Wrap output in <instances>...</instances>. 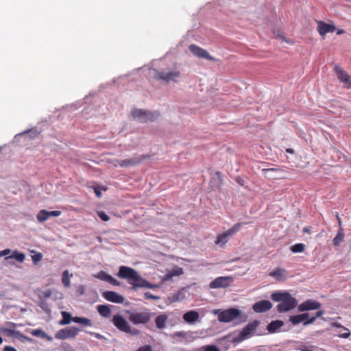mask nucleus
I'll return each instance as SVG.
<instances>
[{
  "label": "nucleus",
  "mask_w": 351,
  "mask_h": 351,
  "mask_svg": "<svg viewBox=\"0 0 351 351\" xmlns=\"http://www.w3.org/2000/svg\"><path fill=\"white\" fill-rule=\"evenodd\" d=\"M190 51L195 56L200 58H205L206 60L216 61V59L211 56L206 50L201 48L200 47L192 44L189 47Z\"/></svg>",
  "instance_id": "obj_12"
},
{
  "label": "nucleus",
  "mask_w": 351,
  "mask_h": 351,
  "mask_svg": "<svg viewBox=\"0 0 351 351\" xmlns=\"http://www.w3.org/2000/svg\"><path fill=\"white\" fill-rule=\"evenodd\" d=\"M88 332L91 336L95 337L97 339H104V337L102 335L99 334V333H97V332Z\"/></svg>",
  "instance_id": "obj_46"
},
{
  "label": "nucleus",
  "mask_w": 351,
  "mask_h": 351,
  "mask_svg": "<svg viewBox=\"0 0 351 351\" xmlns=\"http://www.w3.org/2000/svg\"><path fill=\"white\" fill-rule=\"evenodd\" d=\"M272 307L270 301L264 300L254 303L252 305V309L256 313H265L269 311Z\"/></svg>",
  "instance_id": "obj_17"
},
{
  "label": "nucleus",
  "mask_w": 351,
  "mask_h": 351,
  "mask_svg": "<svg viewBox=\"0 0 351 351\" xmlns=\"http://www.w3.org/2000/svg\"><path fill=\"white\" fill-rule=\"evenodd\" d=\"M300 316L302 317V320L304 322L308 319L309 314L308 313H304L300 314Z\"/></svg>",
  "instance_id": "obj_49"
},
{
  "label": "nucleus",
  "mask_w": 351,
  "mask_h": 351,
  "mask_svg": "<svg viewBox=\"0 0 351 351\" xmlns=\"http://www.w3.org/2000/svg\"><path fill=\"white\" fill-rule=\"evenodd\" d=\"M242 224V223H237L232 228L219 234L215 242V244L223 247L228 243L229 238L240 230Z\"/></svg>",
  "instance_id": "obj_6"
},
{
  "label": "nucleus",
  "mask_w": 351,
  "mask_h": 351,
  "mask_svg": "<svg viewBox=\"0 0 351 351\" xmlns=\"http://www.w3.org/2000/svg\"><path fill=\"white\" fill-rule=\"evenodd\" d=\"M117 276L120 278L127 279L128 283L132 286L133 289L138 287H153L152 285L143 278L134 269L127 266H121Z\"/></svg>",
  "instance_id": "obj_1"
},
{
  "label": "nucleus",
  "mask_w": 351,
  "mask_h": 351,
  "mask_svg": "<svg viewBox=\"0 0 351 351\" xmlns=\"http://www.w3.org/2000/svg\"><path fill=\"white\" fill-rule=\"evenodd\" d=\"M43 258V255L41 253H37L32 256V261L34 263H37L40 261Z\"/></svg>",
  "instance_id": "obj_43"
},
{
  "label": "nucleus",
  "mask_w": 351,
  "mask_h": 351,
  "mask_svg": "<svg viewBox=\"0 0 351 351\" xmlns=\"http://www.w3.org/2000/svg\"><path fill=\"white\" fill-rule=\"evenodd\" d=\"M129 320L134 325L148 324L154 315L149 309H144L140 311H127Z\"/></svg>",
  "instance_id": "obj_3"
},
{
  "label": "nucleus",
  "mask_w": 351,
  "mask_h": 351,
  "mask_svg": "<svg viewBox=\"0 0 351 351\" xmlns=\"http://www.w3.org/2000/svg\"><path fill=\"white\" fill-rule=\"evenodd\" d=\"M284 324L282 321L280 320H275L272 321L267 326V330L269 332H275L278 329H279Z\"/></svg>",
  "instance_id": "obj_24"
},
{
  "label": "nucleus",
  "mask_w": 351,
  "mask_h": 351,
  "mask_svg": "<svg viewBox=\"0 0 351 351\" xmlns=\"http://www.w3.org/2000/svg\"><path fill=\"white\" fill-rule=\"evenodd\" d=\"M14 258L19 263H23L25 258V256L23 253L19 252L16 250L14 251L12 254L6 258Z\"/></svg>",
  "instance_id": "obj_28"
},
{
  "label": "nucleus",
  "mask_w": 351,
  "mask_h": 351,
  "mask_svg": "<svg viewBox=\"0 0 351 351\" xmlns=\"http://www.w3.org/2000/svg\"><path fill=\"white\" fill-rule=\"evenodd\" d=\"M179 300V298H178V296L177 295H173V300L174 301H176V300Z\"/></svg>",
  "instance_id": "obj_58"
},
{
  "label": "nucleus",
  "mask_w": 351,
  "mask_h": 351,
  "mask_svg": "<svg viewBox=\"0 0 351 351\" xmlns=\"http://www.w3.org/2000/svg\"><path fill=\"white\" fill-rule=\"evenodd\" d=\"M97 309L101 316L106 318L110 317L111 315V309L109 306L101 304L97 306Z\"/></svg>",
  "instance_id": "obj_22"
},
{
  "label": "nucleus",
  "mask_w": 351,
  "mask_h": 351,
  "mask_svg": "<svg viewBox=\"0 0 351 351\" xmlns=\"http://www.w3.org/2000/svg\"><path fill=\"white\" fill-rule=\"evenodd\" d=\"M37 220L40 222H44L48 219L46 210H41L36 215Z\"/></svg>",
  "instance_id": "obj_36"
},
{
  "label": "nucleus",
  "mask_w": 351,
  "mask_h": 351,
  "mask_svg": "<svg viewBox=\"0 0 351 351\" xmlns=\"http://www.w3.org/2000/svg\"><path fill=\"white\" fill-rule=\"evenodd\" d=\"M241 311L235 308H230L221 311L218 315V319L222 322H229L239 316Z\"/></svg>",
  "instance_id": "obj_9"
},
{
  "label": "nucleus",
  "mask_w": 351,
  "mask_h": 351,
  "mask_svg": "<svg viewBox=\"0 0 351 351\" xmlns=\"http://www.w3.org/2000/svg\"><path fill=\"white\" fill-rule=\"evenodd\" d=\"M344 30L343 29H339L337 32V35H341V34H343L344 33Z\"/></svg>",
  "instance_id": "obj_57"
},
{
  "label": "nucleus",
  "mask_w": 351,
  "mask_h": 351,
  "mask_svg": "<svg viewBox=\"0 0 351 351\" xmlns=\"http://www.w3.org/2000/svg\"><path fill=\"white\" fill-rule=\"evenodd\" d=\"M15 350V348L12 347V346H5L3 348V351H14Z\"/></svg>",
  "instance_id": "obj_51"
},
{
  "label": "nucleus",
  "mask_w": 351,
  "mask_h": 351,
  "mask_svg": "<svg viewBox=\"0 0 351 351\" xmlns=\"http://www.w3.org/2000/svg\"><path fill=\"white\" fill-rule=\"evenodd\" d=\"M320 306L321 304L319 302L314 300H306L298 306V310L300 312H304L310 310L319 309Z\"/></svg>",
  "instance_id": "obj_15"
},
{
  "label": "nucleus",
  "mask_w": 351,
  "mask_h": 351,
  "mask_svg": "<svg viewBox=\"0 0 351 351\" xmlns=\"http://www.w3.org/2000/svg\"><path fill=\"white\" fill-rule=\"evenodd\" d=\"M323 314H324L323 311H317L315 316H313L311 318H308L307 320L304 321V326H307L311 324H313L316 320V319L317 317H322L323 315Z\"/></svg>",
  "instance_id": "obj_31"
},
{
  "label": "nucleus",
  "mask_w": 351,
  "mask_h": 351,
  "mask_svg": "<svg viewBox=\"0 0 351 351\" xmlns=\"http://www.w3.org/2000/svg\"><path fill=\"white\" fill-rule=\"evenodd\" d=\"M336 29V27L332 24H328L324 21H317V31L319 34L324 36L327 33L333 32Z\"/></svg>",
  "instance_id": "obj_19"
},
{
  "label": "nucleus",
  "mask_w": 351,
  "mask_h": 351,
  "mask_svg": "<svg viewBox=\"0 0 351 351\" xmlns=\"http://www.w3.org/2000/svg\"><path fill=\"white\" fill-rule=\"evenodd\" d=\"M94 191H95V195L98 197H101V192L99 191L98 187H94Z\"/></svg>",
  "instance_id": "obj_48"
},
{
  "label": "nucleus",
  "mask_w": 351,
  "mask_h": 351,
  "mask_svg": "<svg viewBox=\"0 0 351 351\" xmlns=\"http://www.w3.org/2000/svg\"><path fill=\"white\" fill-rule=\"evenodd\" d=\"M131 113L134 119H138L141 123L153 121L160 116L158 111L150 112L141 109H134Z\"/></svg>",
  "instance_id": "obj_5"
},
{
  "label": "nucleus",
  "mask_w": 351,
  "mask_h": 351,
  "mask_svg": "<svg viewBox=\"0 0 351 351\" xmlns=\"http://www.w3.org/2000/svg\"><path fill=\"white\" fill-rule=\"evenodd\" d=\"M72 321L88 326H91L93 325L92 321L86 317H74L72 318Z\"/></svg>",
  "instance_id": "obj_26"
},
{
  "label": "nucleus",
  "mask_w": 351,
  "mask_h": 351,
  "mask_svg": "<svg viewBox=\"0 0 351 351\" xmlns=\"http://www.w3.org/2000/svg\"><path fill=\"white\" fill-rule=\"evenodd\" d=\"M334 70L340 82L343 83L346 88L350 89L351 77L339 65H335Z\"/></svg>",
  "instance_id": "obj_10"
},
{
  "label": "nucleus",
  "mask_w": 351,
  "mask_h": 351,
  "mask_svg": "<svg viewBox=\"0 0 351 351\" xmlns=\"http://www.w3.org/2000/svg\"><path fill=\"white\" fill-rule=\"evenodd\" d=\"M260 322L258 320H254L249 323L239 334L238 337L235 338L236 341H243L252 337L255 332Z\"/></svg>",
  "instance_id": "obj_7"
},
{
  "label": "nucleus",
  "mask_w": 351,
  "mask_h": 351,
  "mask_svg": "<svg viewBox=\"0 0 351 351\" xmlns=\"http://www.w3.org/2000/svg\"><path fill=\"white\" fill-rule=\"evenodd\" d=\"M72 276V274L70 276L69 274V271L65 270L62 273V282L64 287H69L71 286L70 277Z\"/></svg>",
  "instance_id": "obj_29"
},
{
  "label": "nucleus",
  "mask_w": 351,
  "mask_h": 351,
  "mask_svg": "<svg viewBox=\"0 0 351 351\" xmlns=\"http://www.w3.org/2000/svg\"><path fill=\"white\" fill-rule=\"evenodd\" d=\"M203 351H219V348L215 345H207L202 347Z\"/></svg>",
  "instance_id": "obj_38"
},
{
  "label": "nucleus",
  "mask_w": 351,
  "mask_h": 351,
  "mask_svg": "<svg viewBox=\"0 0 351 351\" xmlns=\"http://www.w3.org/2000/svg\"><path fill=\"white\" fill-rule=\"evenodd\" d=\"M97 277L102 280L108 282L110 277V275L106 274L104 271H100L99 273H98Z\"/></svg>",
  "instance_id": "obj_37"
},
{
  "label": "nucleus",
  "mask_w": 351,
  "mask_h": 351,
  "mask_svg": "<svg viewBox=\"0 0 351 351\" xmlns=\"http://www.w3.org/2000/svg\"><path fill=\"white\" fill-rule=\"evenodd\" d=\"M334 326L339 328L341 329L340 330L341 333L338 335L339 337L348 338L350 336V333L349 330L347 328L341 326L339 323L334 324Z\"/></svg>",
  "instance_id": "obj_27"
},
{
  "label": "nucleus",
  "mask_w": 351,
  "mask_h": 351,
  "mask_svg": "<svg viewBox=\"0 0 351 351\" xmlns=\"http://www.w3.org/2000/svg\"><path fill=\"white\" fill-rule=\"evenodd\" d=\"M336 217H337V219L338 221V224H339V228H342V222H341V219L339 215V214L337 213H336Z\"/></svg>",
  "instance_id": "obj_50"
},
{
  "label": "nucleus",
  "mask_w": 351,
  "mask_h": 351,
  "mask_svg": "<svg viewBox=\"0 0 351 351\" xmlns=\"http://www.w3.org/2000/svg\"><path fill=\"white\" fill-rule=\"evenodd\" d=\"M286 152H287V153H289V154H293V153H294L293 149H291V148H287V149H286Z\"/></svg>",
  "instance_id": "obj_56"
},
{
  "label": "nucleus",
  "mask_w": 351,
  "mask_h": 351,
  "mask_svg": "<svg viewBox=\"0 0 351 351\" xmlns=\"http://www.w3.org/2000/svg\"><path fill=\"white\" fill-rule=\"evenodd\" d=\"M62 319L60 321V325H66L69 324L71 321L72 320V318L70 313L62 311Z\"/></svg>",
  "instance_id": "obj_30"
},
{
  "label": "nucleus",
  "mask_w": 351,
  "mask_h": 351,
  "mask_svg": "<svg viewBox=\"0 0 351 351\" xmlns=\"http://www.w3.org/2000/svg\"><path fill=\"white\" fill-rule=\"evenodd\" d=\"M145 158V156H141V157H134L129 159H124V160H117L115 166H119L121 167H130L136 166L138 164H140L143 159Z\"/></svg>",
  "instance_id": "obj_14"
},
{
  "label": "nucleus",
  "mask_w": 351,
  "mask_h": 351,
  "mask_svg": "<svg viewBox=\"0 0 351 351\" xmlns=\"http://www.w3.org/2000/svg\"><path fill=\"white\" fill-rule=\"evenodd\" d=\"M102 296L108 301L122 304L124 302V298L123 295L117 293L112 291H106L102 293Z\"/></svg>",
  "instance_id": "obj_18"
},
{
  "label": "nucleus",
  "mask_w": 351,
  "mask_h": 351,
  "mask_svg": "<svg viewBox=\"0 0 351 351\" xmlns=\"http://www.w3.org/2000/svg\"><path fill=\"white\" fill-rule=\"evenodd\" d=\"M136 351H153L152 347L149 345H146L140 347Z\"/></svg>",
  "instance_id": "obj_44"
},
{
  "label": "nucleus",
  "mask_w": 351,
  "mask_h": 351,
  "mask_svg": "<svg viewBox=\"0 0 351 351\" xmlns=\"http://www.w3.org/2000/svg\"><path fill=\"white\" fill-rule=\"evenodd\" d=\"M2 256L1 251H0V257Z\"/></svg>",
  "instance_id": "obj_62"
},
{
  "label": "nucleus",
  "mask_w": 351,
  "mask_h": 351,
  "mask_svg": "<svg viewBox=\"0 0 351 351\" xmlns=\"http://www.w3.org/2000/svg\"><path fill=\"white\" fill-rule=\"evenodd\" d=\"M305 245L303 243H297L291 247V250L293 253L302 252L304 250Z\"/></svg>",
  "instance_id": "obj_35"
},
{
  "label": "nucleus",
  "mask_w": 351,
  "mask_h": 351,
  "mask_svg": "<svg viewBox=\"0 0 351 351\" xmlns=\"http://www.w3.org/2000/svg\"><path fill=\"white\" fill-rule=\"evenodd\" d=\"M11 250L10 249H5L3 251H1L2 256H6L8 255L10 253Z\"/></svg>",
  "instance_id": "obj_52"
},
{
  "label": "nucleus",
  "mask_w": 351,
  "mask_h": 351,
  "mask_svg": "<svg viewBox=\"0 0 351 351\" xmlns=\"http://www.w3.org/2000/svg\"><path fill=\"white\" fill-rule=\"evenodd\" d=\"M61 215V211L60 210H53V211H47V215L48 219L51 217H58Z\"/></svg>",
  "instance_id": "obj_40"
},
{
  "label": "nucleus",
  "mask_w": 351,
  "mask_h": 351,
  "mask_svg": "<svg viewBox=\"0 0 351 351\" xmlns=\"http://www.w3.org/2000/svg\"><path fill=\"white\" fill-rule=\"evenodd\" d=\"M14 351H17V350L15 349V350H14Z\"/></svg>",
  "instance_id": "obj_63"
},
{
  "label": "nucleus",
  "mask_w": 351,
  "mask_h": 351,
  "mask_svg": "<svg viewBox=\"0 0 351 351\" xmlns=\"http://www.w3.org/2000/svg\"><path fill=\"white\" fill-rule=\"evenodd\" d=\"M230 280H232L231 276H220L210 282V289L226 288L230 285Z\"/></svg>",
  "instance_id": "obj_13"
},
{
  "label": "nucleus",
  "mask_w": 351,
  "mask_h": 351,
  "mask_svg": "<svg viewBox=\"0 0 351 351\" xmlns=\"http://www.w3.org/2000/svg\"><path fill=\"white\" fill-rule=\"evenodd\" d=\"M183 269L182 267H176V268H173L171 271H169L168 273L165 275V280H170L173 276H179L182 274H183Z\"/></svg>",
  "instance_id": "obj_23"
},
{
  "label": "nucleus",
  "mask_w": 351,
  "mask_h": 351,
  "mask_svg": "<svg viewBox=\"0 0 351 351\" xmlns=\"http://www.w3.org/2000/svg\"><path fill=\"white\" fill-rule=\"evenodd\" d=\"M345 237L343 228H339L337 235L332 240V243L335 246L338 247L341 241H343Z\"/></svg>",
  "instance_id": "obj_25"
},
{
  "label": "nucleus",
  "mask_w": 351,
  "mask_h": 351,
  "mask_svg": "<svg viewBox=\"0 0 351 351\" xmlns=\"http://www.w3.org/2000/svg\"><path fill=\"white\" fill-rule=\"evenodd\" d=\"M0 331L8 337H13L15 335V331L13 330H11V329L4 328H1L0 330Z\"/></svg>",
  "instance_id": "obj_39"
},
{
  "label": "nucleus",
  "mask_w": 351,
  "mask_h": 351,
  "mask_svg": "<svg viewBox=\"0 0 351 351\" xmlns=\"http://www.w3.org/2000/svg\"><path fill=\"white\" fill-rule=\"evenodd\" d=\"M199 314L196 311H190L183 315V319L188 324H193L199 319Z\"/></svg>",
  "instance_id": "obj_20"
},
{
  "label": "nucleus",
  "mask_w": 351,
  "mask_h": 351,
  "mask_svg": "<svg viewBox=\"0 0 351 351\" xmlns=\"http://www.w3.org/2000/svg\"><path fill=\"white\" fill-rule=\"evenodd\" d=\"M323 314H324L323 311H317L315 316H313L311 318H308L307 320L304 321V326H307L311 324H313L316 320V319L317 317H322L323 315Z\"/></svg>",
  "instance_id": "obj_32"
},
{
  "label": "nucleus",
  "mask_w": 351,
  "mask_h": 351,
  "mask_svg": "<svg viewBox=\"0 0 351 351\" xmlns=\"http://www.w3.org/2000/svg\"><path fill=\"white\" fill-rule=\"evenodd\" d=\"M32 334L35 337H40L42 338H46L48 340L51 341L52 338L46 335V333L42 330L41 329H36L34 330Z\"/></svg>",
  "instance_id": "obj_33"
},
{
  "label": "nucleus",
  "mask_w": 351,
  "mask_h": 351,
  "mask_svg": "<svg viewBox=\"0 0 351 351\" xmlns=\"http://www.w3.org/2000/svg\"><path fill=\"white\" fill-rule=\"evenodd\" d=\"M299 350H300L301 351H313L310 349L308 348L307 346H300V348H299Z\"/></svg>",
  "instance_id": "obj_53"
},
{
  "label": "nucleus",
  "mask_w": 351,
  "mask_h": 351,
  "mask_svg": "<svg viewBox=\"0 0 351 351\" xmlns=\"http://www.w3.org/2000/svg\"><path fill=\"white\" fill-rule=\"evenodd\" d=\"M108 282H109L110 284L114 285V286L120 285L119 282L117 280H116L115 278H114L113 277H112L111 276H110Z\"/></svg>",
  "instance_id": "obj_45"
},
{
  "label": "nucleus",
  "mask_w": 351,
  "mask_h": 351,
  "mask_svg": "<svg viewBox=\"0 0 351 351\" xmlns=\"http://www.w3.org/2000/svg\"><path fill=\"white\" fill-rule=\"evenodd\" d=\"M168 319V316L165 314H160L155 318L156 326L158 329H163L166 327V323Z\"/></svg>",
  "instance_id": "obj_21"
},
{
  "label": "nucleus",
  "mask_w": 351,
  "mask_h": 351,
  "mask_svg": "<svg viewBox=\"0 0 351 351\" xmlns=\"http://www.w3.org/2000/svg\"><path fill=\"white\" fill-rule=\"evenodd\" d=\"M271 298L275 302H280L276 306L278 312L280 313L295 308L298 304L297 300L287 291L273 293Z\"/></svg>",
  "instance_id": "obj_2"
},
{
  "label": "nucleus",
  "mask_w": 351,
  "mask_h": 351,
  "mask_svg": "<svg viewBox=\"0 0 351 351\" xmlns=\"http://www.w3.org/2000/svg\"><path fill=\"white\" fill-rule=\"evenodd\" d=\"M173 337H184L185 333L182 331L180 332H176L173 335Z\"/></svg>",
  "instance_id": "obj_47"
},
{
  "label": "nucleus",
  "mask_w": 351,
  "mask_h": 351,
  "mask_svg": "<svg viewBox=\"0 0 351 351\" xmlns=\"http://www.w3.org/2000/svg\"><path fill=\"white\" fill-rule=\"evenodd\" d=\"M269 276L274 278L276 281H285L289 276V271L282 267H276L272 271H270Z\"/></svg>",
  "instance_id": "obj_16"
},
{
  "label": "nucleus",
  "mask_w": 351,
  "mask_h": 351,
  "mask_svg": "<svg viewBox=\"0 0 351 351\" xmlns=\"http://www.w3.org/2000/svg\"><path fill=\"white\" fill-rule=\"evenodd\" d=\"M112 322L114 326L120 331L131 335H138L140 330L136 328H132L128 322L120 315H114L112 317Z\"/></svg>",
  "instance_id": "obj_4"
},
{
  "label": "nucleus",
  "mask_w": 351,
  "mask_h": 351,
  "mask_svg": "<svg viewBox=\"0 0 351 351\" xmlns=\"http://www.w3.org/2000/svg\"><path fill=\"white\" fill-rule=\"evenodd\" d=\"M180 72L178 69L174 70H166L163 71H157L154 77L156 80H162L167 82H169L173 81L174 82H177V79L180 77Z\"/></svg>",
  "instance_id": "obj_8"
},
{
  "label": "nucleus",
  "mask_w": 351,
  "mask_h": 351,
  "mask_svg": "<svg viewBox=\"0 0 351 351\" xmlns=\"http://www.w3.org/2000/svg\"><path fill=\"white\" fill-rule=\"evenodd\" d=\"M51 291H45V292L44 293V295H45V297H46V298L50 297V296H51Z\"/></svg>",
  "instance_id": "obj_54"
},
{
  "label": "nucleus",
  "mask_w": 351,
  "mask_h": 351,
  "mask_svg": "<svg viewBox=\"0 0 351 351\" xmlns=\"http://www.w3.org/2000/svg\"><path fill=\"white\" fill-rule=\"evenodd\" d=\"M42 307V308H43L45 311H47V309H45V304H42V305L40 306Z\"/></svg>",
  "instance_id": "obj_59"
},
{
  "label": "nucleus",
  "mask_w": 351,
  "mask_h": 351,
  "mask_svg": "<svg viewBox=\"0 0 351 351\" xmlns=\"http://www.w3.org/2000/svg\"><path fill=\"white\" fill-rule=\"evenodd\" d=\"M2 342H3V339H2V337L0 336V344H1V343H2Z\"/></svg>",
  "instance_id": "obj_61"
},
{
  "label": "nucleus",
  "mask_w": 351,
  "mask_h": 351,
  "mask_svg": "<svg viewBox=\"0 0 351 351\" xmlns=\"http://www.w3.org/2000/svg\"><path fill=\"white\" fill-rule=\"evenodd\" d=\"M144 297H145V299H146V300H158L159 299L158 296H156V295H153L152 293H151L150 292L145 293Z\"/></svg>",
  "instance_id": "obj_42"
},
{
  "label": "nucleus",
  "mask_w": 351,
  "mask_h": 351,
  "mask_svg": "<svg viewBox=\"0 0 351 351\" xmlns=\"http://www.w3.org/2000/svg\"><path fill=\"white\" fill-rule=\"evenodd\" d=\"M289 321L293 325H297L302 322L304 323V321L302 320V317L300 316V314L290 316Z\"/></svg>",
  "instance_id": "obj_34"
},
{
  "label": "nucleus",
  "mask_w": 351,
  "mask_h": 351,
  "mask_svg": "<svg viewBox=\"0 0 351 351\" xmlns=\"http://www.w3.org/2000/svg\"><path fill=\"white\" fill-rule=\"evenodd\" d=\"M78 332L79 330L75 327L66 328L58 330L56 333L55 337L58 339L73 338L77 335Z\"/></svg>",
  "instance_id": "obj_11"
},
{
  "label": "nucleus",
  "mask_w": 351,
  "mask_h": 351,
  "mask_svg": "<svg viewBox=\"0 0 351 351\" xmlns=\"http://www.w3.org/2000/svg\"><path fill=\"white\" fill-rule=\"evenodd\" d=\"M97 215L104 221H108L110 219V217L103 211L97 212Z\"/></svg>",
  "instance_id": "obj_41"
},
{
  "label": "nucleus",
  "mask_w": 351,
  "mask_h": 351,
  "mask_svg": "<svg viewBox=\"0 0 351 351\" xmlns=\"http://www.w3.org/2000/svg\"><path fill=\"white\" fill-rule=\"evenodd\" d=\"M264 171H275V169L274 168H271V169H263Z\"/></svg>",
  "instance_id": "obj_60"
},
{
  "label": "nucleus",
  "mask_w": 351,
  "mask_h": 351,
  "mask_svg": "<svg viewBox=\"0 0 351 351\" xmlns=\"http://www.w3.org/2000/svg\"><path fill=\"white\" fill-rule=\"evenodd\" d=\"M303 232H304L310 233V232H311V228H309V227H305V228L303 229Z\"/></svg>",
  "instance_id": "obj_55"
}]
</instances>
